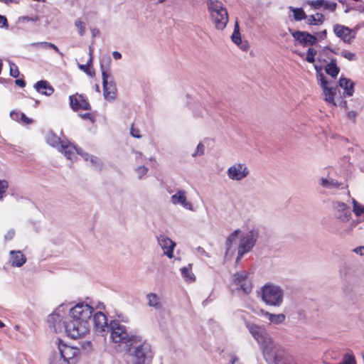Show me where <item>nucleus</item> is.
Wrapping results in <instances>:
<instances>
[{"instance_id":"obj_11","label":"nucleus","mask_w":364,"mask_h":364,"mask_svg":"<svg viewBox=\"0 0 364 364\" xmlns=\"http://www.w3.org/2000/svg\"><path fill=\"white\" fill-rule=\"evenodd\" d=\"M232 284L237 290H240L244 294H249L252 289V282L248 279V273L245 271L236 272L233 275Z\"/></svg>"},{"instance_id":"obj_63","label":"nucleus","mask_w":364,"mask_h":364,"mask_svg":"<svg viewBox=\"0 0 364 364\" xmlns=\"http://www.w3.org/2000/svg\"><path fill=\"white\" fill-rule=\"evenodd\" d=\"M15 83H16V85H18V86H20L21 87H23L26 85L25 81L23 80H21V79L16 80H15Z\"/></svg>"},{"instance_id":"obj_40","label":"nucleus","mask_w":364,"mask_h":364,"mask_svg":"<svg viewBox=\"0 0 364 364\" xmlns=\"http://www.w3.org/2000/svg\"><path fill=\"white\" fill-rule=\"evenodd\" d=\"M80 99L78 98V95H70V105L73 109L78 110L80 109L79 106Z\"/></svg>"},{"instance_id":"obj_50","label":"nucleus","mask_w":364,"mask_h":364,"mask_svg":"<svg viewBox=\"0 0 364 364\" xmlns=\"http://www.w3.org/2000/svg\"><path fill=\"white\" fill-rule=\"evenodd\" d=\"M78 68L82 70L83 72H85L87 75L92 77L95 75V72L94 71H91L90 69V66L88 65H78Z\"/></svg>"},{"instance_id":"obj_26","label":"nucleus","mask_w":364,"mask_h":364,"mask_svg":"<svg viewBox=\"0 0 364 364\" xmlns=\"http://www.w3.org/2000/svg\"><path fill=\"white\" fill-rule=\"evenodd\" d=\"M148 301V305L151 307H154L157 310H160L163 307V304L161 301V298L155 293H149L146 295Z\"/></svg>"},{"instance_id":"obj_61","label":"nucleus","mask_w":364,"mask_h":364,"mask_svg":"<svg viewBox=\"0 0 364 364\" xmlns=\"http://www.w3.org/2000/svg\"><path fill=\"white\" fill-rule=\"evenodd\" d=\"M230 363L231 364H241L240 359L235 354L231 355Z\"/></svg>"},{"instance_id":"obj_54","label":"nucleus","mask_w":364,"mask_h":364,"mask_svg":"<svg viewBox=\"0 0 364 364\" xmlns=\"http://www.w3.org/2000/svg\"><path fill=\"white\" fill-rule=\"evenodd\" d=\"M353 252L360 256L364 255V246H358L353 250Z\"/></svg>"},{"instance_id":"obj_18","label":"nucleus","mask_w":364,"mask_h":364,"mask_svg":"<svg viewBox=\"0 0 364 364\" xmlns=\"http://www.w3.org/2000/svg\"><path fill=\"white\" fill-rule=\"evenodd\" d=\"M171 201L173 205H181L184 208L189 210H193V206L191 203L187 200L186 191L178 190L171 198Z\"/></svg>"},{"instance_id":"obj_35","label":"nucleus","mask_w":364,"mask_h":364,"mask_svg":"<svg viewBox=\"0 0 364 364\" xmlns=\"http://www.w3.org/2000/svg\"><path fill=\"white\" fill-rule=\"evenodd\" d=\"M240 232V230H235L228 237L225 242L228 251L230 249L232 243L236 240Z\"/></svg>"},{"instance_id":"obj_60","label":"nucleus","mask_w":364,"mask_h":364,"mask_svg":"<svg viewBox=\"0 0 364 364\" xmlns=\"http://www.w3.org/2000/svg\"><path fill=\"white\" fill-rule=\"evenodd\" d=\"M20 115H21V120L26 124H31L32 123V119L28 118L25 114L23 113H20Z\"/></svg>"},{"instance_id":"obj_64","label":"nucleus","mask_w":364,"mask_h":364,"mask_svg":"<svg viewBox=\"0 0 364 364\" xmlns=\"http://www.w3.org/2000/svg\"><path fill=\"white\" fill-rule=\"evenodd\" d=\"M80 116L81 117V118H82L84 119H90V120L92 121V117L91 114H90V113L82 114Z\"/></svg>"},{"instance_id":"obj_49","label":"nucleus","mask_w":364,"mask_h":364,"mask_svg":"<svg viewBox=\"0 0 364 364\" xmlns=\"http://www.w3.org/2000/svg\"><path fill=\"white\" fill-rule=\"evenodd\" d=\"M324 9L330 11H334L336 9L337 4L333 1H325L323 4Z\"/></svg>"},{"instance_id":"obj_55","label":"nucleus","mask_w":364,"mask_h":364,"mask_svg":"<svg viewBox=\"0 0 364 364\" xmlns=\"http://www.w3.org/2000/svg\"><path fill=\"white\" fill-rule=\"evenodd\" d=\"M130 133H131V135L134 138H137V139L141 138V135L139 134V130L137 129H135L133 126L131 127Z\"/></svg>"},{"instance_id":"obj_7","label":"nucleus","mask_w":364,"mask_h":364,"mask_svg":"<svg viewBox=\"0 0 364 364\" xmlns=\"http://www.w3.org/2000/svg\"><path fill=\"white\" fill-rule=\"evenodd\" d=\"M210 18L218 30H223L228 21V14L223 4L218 1L209 0L207 3Z\"/></svg>"},{"instance_id":"obj_6","label":"nucleus","mask_w":364,"mask_h":364,"mask_svg":"<svg viewBox=\"0 0 364 364\" xmlns=\"http://www.w3.org/2000/svg\"><path fill=\"white\" fill-rule=\"evenodd\" d=\"M259 294L267 306L279 307L284 302V291L280 286L274 284H265Z\"/></svg>"},{"instance_id":"obj_48","label":"nucleus","mask_w":364,"mask_h":364,"mask_svg":"<svg viewBox=\"0 0 364 364\" xmlns=\"http://www.w3.org/2000/svg\"><path fill=\"white\" fill-rule=\"evenodd\" d=\"M317 80L320 82L321 87L328 85V82L325 79L323 74L321 72L316 73Z\"/></svg>"},{"instance_id":"obj_57","label":"nucleus","mask_w":364,"mask_h":364,"mask_svg":"<svg viewBox=\"0 0 364 364\" xmlns=\"http://www.w3.org/2000/svg\"><path fill=\"white\" fill-rule=\"evenodd\" d=\"M0 26L8 27V21L4 16L0 14Z\"/></svg>"},{"instance_id":"obj_31","label":"nucleus","mask_w":364,"mask_h":364,"mask_svg":"<svg viewBox=\"0 0 364 364\" xmlns=\"http://www.w3.org/2000/svg\"><path fill=\"white\" fill-rule=\"evenodd\" d=\"M353 212L357 217L364 216V205L359 203L355 199H352Z\"/></svg>"},{"instance_id":"obj_10","label":"nucleus","mask_w":364,"mask_h":364,"mask_svg":"<svg viewBox=\"0 0 364 364\" xmlns=\"http://www.w3.org/2000/svg\"><path fill=\"white\" fill-rule=\"evenodd\" d=\"M258 237L259 230L256 228H252L248 232L242 234L238 246V249L241 250V253L250 252L254 247Z\"/></svg>"},{"instance_id":"obj_52","label":"nucleus","mask_w":364,"mask_h":364,"mask_svg":"<svg viewBox=\"0 0 364 364\" xmlns=\"http://www.w3.org/2000/svg\"><path fill=\"white\" fill-rule=\"evenodd\" d=\"M358 4L353 6V9L359 11L360 13L364 12V0H360L358 1Z\"/></svg>"},{"instance_id":"obj_23","label":"nucleus","mask_w":364,"mask_h":364,"mask_svg":"<svg viewBox=\"0 0 364 364\" xmlns=\"http://www.w3.org/2000/svg\"><path fill=\"white\" fill-rule=\"evenodd\" d=\"M323 95H324V100L331 105L332 107H336L337 103L334 100V97L336 95V91L338 88L328 87V85L322 88Z\"/></svg>"},{"instance_id":"obj_21","label":"nucleus","mask_w":364,"mask_h":364,"mask_svg":"<svg viewBox=\"0 0 364 364\" xmlns=\"http://www.w3.org/2000/svg\"><path fill=\"white\" fill-rule=\"evenodd\" d=\"M10 255V263L12 267H20L26 262V257L19 250H11Z\"/></svg>"},{"instance_id":"obj_44","label":"nucleus","mask_w":364,"mask_h":364,"mask_svg":"<svg viewBox=\"0 0 364 364\" xmlns=\"http://www.w3.org/2000/svg\"><path fill=\"white\" fill-rule=\"evenodd\" d=\"M9 67L11 76L15 78L18 77L19 75V71L17 65L12 62H9Z\"/></svg>"},{"instance_id":"obj_47","label":"nucleus","mask_w":364,"mask_h":364,"mask_svg":"<svg viewBox=\"0 0 364 364\" xmlns=\"http://www.w3.org/2000/svg\"><path fill=\"white\" fill-rule=\"evenodd\" d=\"M8 188V182L5 180H0V200L3 199L4 194Z\"/></svg>"},{"instance_id":"obj_28","label":"nucleus","mask_w":364,"mask_h":364,"mask_svg":"<svg viewBox=\"0 0 364 364\" xmlns=\"http://www.w3.org/2000/svg\"><path fill=\"white\" fill-rule=\"evenodd\" d=\"M181 275L186 282H193L196 277L192 272V264H189L186 267H182L181 269Z\"/></svg>"},{"instance_id":"obj_4","label":"nucleus","mask_w":364,"mask_h":364,"mask_svg":"<svg viewBox=\"0 0 364 364\" xmlns=\"http://www.w3.org/2000/svg\"><path fill=\"white\" fill-rule=\"evenodd\" d=\"M124 352L129 357L132 364H151L154 355L151 344L140 335Z\"/></svg>"},{"instance_id":"obj_29","label":"nucleus","mask_w":364,"mask_h":364,"mask_svg":"<svg viewBox=\"0 0 364 364\" xmlns=\"http://www.w3.org/2000/svg\"><path fill=\"white\" fill-rule=\"evenodd\" d=\"M33 47H42L44 48H52L57 52L60 56H63V53L60 51L58 48L53 43L49 42H36L31 43Z\"/></svg>"},{"instance_id":"obj_38","label":"nucleus","mask_w":364,"mask_h":364,"mask_svg":"<svg viewBox=\"0 0 364 364\" xmlns=\"http://www.w3.org/2000/svg\"><path fill=\"white\" fill-rule=\"evenodd\" d=\"M317 51L315 48L310 47L307 50V54L306 57V60L308 63H312L315 61V55H316Z\"/></svg>"},{"instance_id":"obj_17","label":"nucleus","mask_w":364,"mask_h":364,"mask_svg":"<svg viewBox=\"0 0 364 364\" xmlns=\"http://www.w3.org/2000/svg\"><path fill=\"white\" fill-rule=\"evenodd\" d=\"M157 241L162 248L164 255H167L168 258H172L173 257V250L176 243L164 235L158 236Z\"/></svg>"},{"instance_id":"obj_19","label":"nucleus","mask_w":364,"mask_h":364,"mask_svg":"<svg viewBox=\"0 0 364 364\" xmlns=\"http://www.w3.org/2000/svg\"><path fill=\"white\" fill-rule=\"evenodd\" d=\"M260 314L267 318L270 324H281L286 319V316L284 314H274L264 310H261Z\"/></svg>"},{"instance_id":"obj_20","label":"nucleus","mask_w":364,"mask_h":364,"mask_svg":"<svg viewBox=\"0 0 364 364\" xmlns=\"http://www.w3.org/2000/svg\"><path fill=\"white\" fill-rule=\"evenodd\" d=\"M339 86L344 90L343 95L350 97L354 92V82L349 78L341 77L339 79Z\"/></svg>"},{"instance_id":"obj_8","label":"nucleus","mask_w":364,"mask_h":364,"mask_svg":"<svg viewBox=\"0 0 364 364\" xmlns=\"http://www.w3.org/2000/svg\"><path fill=\"white\" fill-rule=\"evenodd\" d=\"M46 141L53 147H58L59 151L63 153L65 156L73 160L75 157V153L80 154V148L70 143L62 141L53 132H50L46 135Z\"/></svg>"},{"instance_id":"obj_62","label":"nucleus","mask_w":364,"mask_h":364,"mask_svg":"<svg viewBox=\"0 0 364 364\" xmlns=\"http://www.w3.org/2000/svg\"><path fill=\"white\" fill-rule=\"evenodd\" d=\"M246 253L247 252H242L241 253V250L238 249L237 250V258H236V263H238L240 262V260L242 258L244 255L246 254Z\"/></svg>"},{"instance_id":"obj_42","label":"nucleus","mask_w":364,"mask_h":364,"mask_svg":"<svg viewBox=\"0 0 364 364\" xmlns=\"http://www.w3.org/2000/svg\"><path fill=\"white\" fill-rule=\"evenodd\" d=\"M78 98L80 99L78 106V107H80V109L90 110L91 107L89 102L80 95H78Z\"/></svg>"},{"instance_id":"obj_9","label":"nucleus","mask_w":364,"mask_h":364,"mask_svg":"<svg viewBox=\"0 0 364 364\" xmlns=\"http://www.w3.org/2000/svg\"><path fill=\"white\" fill-rule=\"evenodd\" d=\"M100 68L102 76L103 96L106 100L113 101L117 97L116 84L110 74L105 70L102 63L100 64Z\"/></svg>"},{"instance_id":"obj_16","label":"nucleus","mask_w":364,"mask_h":364,"mask_svg":"<svg viewBox=\"0 0 364 364\" xmlns=\"http://www.w3.org/2000/svg\"><path fill=\"white\" fill-rule=\"evenodd\" d=\"M93 316V323L95 331L103 335V333L109 330V324L107 323V316L102 313L101 311L97 312L95 314L92 313Z\"/></svg>"},{"instance_id":"obj_30","label":"nucleus","mask_w":364,"mask_h":364,"mask_svg":"<svg viewBox=\"0 0 364 364\" xmlns=\"http://www.w3.org/2000/svg\"><path fill=\"white\" fill-rule=\"evenodd\" d=\"M289 9L293 12L294 14V18L296 21H301L303 19L306 18V15L301 8H294L293 6H289Z\"/></svg>"},{"instance_id":"obj_33","label":"nucleus","mask_w":364,"mask_h":364,"mask_svg":"<svg viewBox=\"0 0 364 364\" xmlns=\"http://www.w3.org/2000/svg\"><path fill=\"white\" fill-rule=\"evenodd\" d=\"M231 38L232 41L237 45H240L242 42L239 24L237 21H236L235 23L234 31L231 36Z\"/></svg>"},{"instance_id":"obj_45","label":"nucleus","mask_w":364,"mask_h":364,"mask_svg":"<svg viewBox=\"0 0 364 364\" xmlns=\"http://www.w3.org/2000/svg\"><path fill=\"white\" fill-rule=\"evenodd\" d=\"M205 151V146L203 143L200 142L196 148V150L194 153L192 154L193 157H196L198 156H202L204 154Z\"/></svg>"},{"instance_id":"obj_56","label":"nucleus","mask_w":364,"mask_h":364,"mask_svg":"<svg viewBox=\"0 0 364 364\" xmlns=\"http://www.w3.org/2000/svg\"><path fill=\"white\" fill-rule=\"evenodd\" d=\"M326 35H327L326 30H323L321 32L317 33L316 35H315V36L317 37L318 41V40H322V39L326 38Z\"/></svg>"},{"instance_id":"obj_37","label":"nucleus","mask_w":364,"mask_h":364,"mask_svg":"<svg viewBox=\"0 0 364 364\" xmlns=\"http://www.w3.org/2000/svg\"><path fill=\"white\" fill-rule=\"evenodd\" d=\"M351 102L353 103L352 107L355 109V110L358 112L363 110L364 107V102L361 98L357 97L352 99Z\"/></svg>"},{"instance_id":"obj_43","label":"nucleus","mask_w":364,"mask_h":364,"mask_svg":"<svg viewBox=\"0 0 364 364\" xmlns=\"http://www.w3.org/2000/svg\"><path fill=\"white\" fill-rule=\"evenodd\" d=\"M75 26L78 28L80 36H82L85 33V23L77 19L75 21Z\"/></svg>"},{"instance_id":"obj_59","label":"nucleus","mask_w":364,"mask_h":364,"mask_svg":"<svg viewBox=\"0 0 364 364\" xmlns=\"http://www.w3.org/2000/svg\"><path fill=\"white\" fill-rule=\"evenodd\" d=\"M197 252L200 255L210 257V255L201 247H198Z\"/></svg>"},{"instance_id":"obj_41","label":"nucleus","mask_w":364,"mask_h":364,"mask_svg":"<svg viewBox=\"0 0 364 364\" xmlns=\"http://www.w3.org/2000/svg\"><path fill=\"white\" fill-rule=\"evenodd\" d=\"M38 21H39V18L37 16H20L18 18V22L22 23H24L28 22V21L37 22Z\"/></svg>"},{"instance_id":"obj_13","label":"nucleus","mask_w":364,"mask_h":364,"mask_svg":"<svg viewBox=\"0 0 364 364\" xmlns=\"http://www.w3.org/2000/svg\"><path fill=\"white\" fill-rule=\"evenodd\" d=\"M289 31L294 38L296 43L302 46H315L318 43V38L315 35H312L307 31H292L289 28Z\"/></svg>"},{"instance_id":"obj_53","label":"nucleus","mask_w":364,"mask_h":364,"mask_svg":"<svg viewBox=\"0 0 364 364\" xmlns=\"http://www.w3.org/2000/svg\"><path fill=\"white\" fill-rule=\"evenodd\" d=\"M358 112L356 110H350L347 112V117L349 119L352 120L353 122H355Z\"/></svg>"},{"instance_id":"obj_24","label":"nucleus","mask_w":364,"mask_h":364,"mask_svg":"<svg viewBox=\"0 0 364 364\" xmlns=\"http://www.w3.org/2000/svg\"><path fill=\"white\" fill-rule=\"evenodd\" d=\"M326 73L333 78H336L339 72L340 68L337 65L336 58L330 59V62L325 66Z\"/></svg>"},{"instance_id":"obj_3","label":"nucleus","mask_w":364,"mask_h":364,"mask_svg":"<svg viewBox=\"0 0 364 364\" xmlns=\"http://www.w3.org/2000/svg\"><path fill=\"white\" fill-rule=\"evenodd\" d=\"M332 210L333 218L336 221L335 233L341 237L350 235L359 221L352 220V211L350 207L345 203L336 200L332 203Z\"/></svg>"},{"instance_id":"obj_1","label":"nucleus","mask_w":364,"mask_h":364,"mask_svg":"<svg viewBox=\"0 0 364 364\" xmlns=\"http://www.w3.org/2000/svg\"><path fill=\"white\" fill-rule=\"evenodd\" d=\"M245 324L252 336L261 346L264 358L269 364H289V358L286 352L272 341L264 326L249 321H245Z\"/></svg>"},{"instance_id":"obj_14","label":"nucleus","mask_w":364,"mask_h":364,"mask_svg":"<svg viewBox=\"0 0 364 364\" xmlns=\"http://www.w3.org/2000/svg\"><path fill=\"white\" fill-rule=\"evenodd\" d=\"M250 173L245 164L236 163L227 170V175L230 180L240 181L246 178Z\"/></svg>"},{"instance_id":"obj_32","label":"nucleus","mask_w":364,"mask_h":364,"mask_svg":"<svg viewBox=\"0 0 364 364\" xmlns=\"http://www.w3.org/2000/svg\"><path fill=\"white\" fill-rule=\"evenodd\" d=\"M355 272L354 268L349 266H345L340 270L341 276L346 280L351 279Z\"/></svg>"},{"instance_id":"obj_5","label":"nucleus","mask_w":364,"mask_h":364,"mask_svg":"<svg viewBox=\"0 0 364 364\" xmlns=\"http://www.w3.org/2000/svg\"><path fill=\"white\" fill-rule=\"evenodd\" d=\"M110 338L113 343L123 346L124 350L138 338L139 335L131 331L127 326L119 321H112L109 323Z\"/></svg>"},{"instance_id":"obj_34","label":"nucleus","mask_w":364,"mask_h":364,"mask_svg":"<svg viewBox=\"0 0 364 364\" xmlns=\"http://www.w3.org/2000/svg\"><path fill=\"white\" fill-rule=\"evenodd\" d=\"M80 155L82 156L85 161L90 160V163L96 168L100 166V160L97 157L94 156H90L87 153H83L80 149Z\"/></svg>"},{"instance_id":"obj_39","label":"nucleus","mask_w":364,"mask_h":364,"mask_svg":"<svg viewBox=\"0 0 364 364\" xmlns=\"http://www.w3.org/2000/svg\"><path fill=\"white\" fill-rule=\"evenodd\" d=\"M340 55L345 58L349 61H355L357 60V56L355 53H352L350 51L344 50L340 53Z\"/></svg>"},{"instance_id":"obj_46","label":"nucleus","mask_w":364,"mask_h":364,"mask_svg":"<svg viewBox=\"0 0 364 364\" xmlns=\"http://www.w3.org/2000/svg\"><path fill=\"white\" fill-rule=\"evenodd\" d=\"M307 4L310 5L314 9H318L321 6H323L324 0H314V1H309Z\"/></svg>"},{"instance_id":"obj_22","label":"nucleus","mask_w":364,"mask_h":364,"mask_svg":"<svg viewBox=\"0 0 364 364\" xmlns=\"http://www.w3.org/2000/svg\"><path fill=\"white\" fill-rule=\"evenodd\" d=\"M34 87L38 92L46 96L51 95L54 92L53 87L46 80H40L37 82L35 84Z\"/></svg>"},{"instance_id":"obj_12","label":"nucleus","mask_w":364,"mask_h":364,"mask_svg":"<svg viewBox=\"0 0 364 364\" xmlns=\"http://www.w3.org/2000/svg\"><path fill=\"white\" fill-rule=\"evenodd\" d=\"M60 357L63 361L60 364H75L76 362V356L79 353V349L71 347L60 342L58 345Z\"/></svg>"},{"instance_id":"obj_25","label":"nucleus","mask_w":364,"mask_h":364,"mask_svg":"<svg viewBox=\"0 0 364 364\" xmlns=\"http://www.w3.org/2000/svg\"><path fill=\"white\" fill-rule=\"evenodd\" d=\"M319 184L325 188L328 189H336L338 188L342 183L338 182L337 180L333 179L332 178L327 176L326 178L322 177L320 178Z\"/></svg>"},{"instance_id":"obj_15","label":"nucleus","mask_w":364,"mask_h":364,"mask_svg":"<svg viewBox=\"0 0 364 364\" xmlns=\"http://www.w3.org/2000/svg\"><path fill=\"white\" fill-rule=\"evenodd\" d=\"M333 33L335 35L341 38L345 43L351 44L355 39V33L353 34L351 28L341 24H336L333 26Z\"/></svg>"},{"instance_id":"obj_58","label":"nucleus","mask_w":364,"mask_h":364,"mask_svg":"<svg viewBox=\"0 0 364 364\" xmlns=\"http://www.w3.org/2000/svg\"><path fill=\"white\" fill-rule=\"evenodd\" d=\"M15 235V231L14 230H9L7 233L5 235V240H11Z\"/></svg>"},{"instance_id":"obj_27","label":"nucleus","mask_w":364,"mask_h":364,"mask_svg":"<svg viewBox=\"0 0 364 364\" xmlns=\"http://www.w3.org/2000/svg\"><path fill=\"white\" fill-rule=\"evenodd\" d=\"M306 19L308 24L318 26L323 23L325 17L322 14L317 13L316 15H310L306 16Z\"/></svg>"},{"instance_id":"obj_2","label":"nucleus","mask_w":364,"mask_h":364,"mask_svg":"<svg viewBox=\"0 0 364 364\" xmlns=\"http://www.w3.org/2000/svg\"><path fill=\"white\" fill-rule=\"evenodd\" d=\"M93 308L84 303H79L70 308L69 315L63 321L67 335L73 339L84 336L90 331V321Z\"/></svg>"},{"instance_id":"obj_51","label":"nucleus","mask_w":364,"mask_h":364,"mask_svg":"<svg viewBox=\"0 0 364 364\" xmlns=\"http://www.w3.org/2000/svg\"><path fill=\"white\" fill-rule=\"evenodd\" d=\"M136 171L139 174V178L141 179L142 176L146 174L148 172V168L144 166H138L136 168Z\"/></svg>"},{"instance_id":"obj_36","label":"nucleus","mask_w":364,"mask_h":364,"mask_svg":"<svg viewBox=\"0 0 364 364\" xmlns=\"http://www.w3.org/2000/svg\"><path fill=\"white\" fill-rule=\"evenodd\" d=\"M60 321V315L59 314H52L48 318V323L52 326L55 331H57V323Z\"/></svg>"}]
</instances>
